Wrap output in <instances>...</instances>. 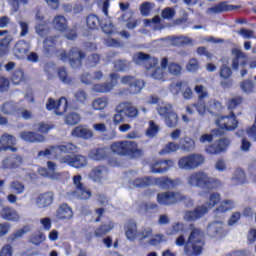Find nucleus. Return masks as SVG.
I'll use <instances>...</instances> for the list:
<instances>
[{
    "instance_id": "6",
    "label": "nucleus",
    "mask_w": 256,
    "mask_h": 256,
    "mask_svg": "<svg viewBox=\"0 0 256 256\" xmlns=\"http://www.w3.org/2000/svg\"><path fill=\"white\" fill-rule=\"evenodd\" d=\"M134 62L137 65L143 64L146 69H153L151 72L152 79H156L157 81H164L165 73L163 72V68L157 67L159 63L157 58H153L151 55L146 54L145 52H139L134 57Z\"/></svg>"
},
{
    "instance_id": "50",
    "label": "nucleus",
    "mask_w": 256,
    "mask_h": 256,
    "mask_svg": "<svg viewBox=\"0 0 256 256\" xmlns=\"http://www.w3.org/2000/svg\"><path fill=\"white\" fill-rule=\"evenodd\" d=\"M11 45V39L4 37L0 40V57H5L9 53V47Z\"/></svg>"
},
{
    "instance_id": "19",
    "label": "nucleus",
    "mask_w": 256,
    "mask_h": 256,
    "mask_svg": "<svg viewBox=\"0 0 256 256\" xmlns=\"http://www.w3.org/2000/svg\"><path fill=\"white\" fill-rule=\"evenodd\" d=\"M175 166V161L168 159V160H154L150 163V169L152 173H167L169 169Z\"/></svg>"
},
{
    "instance_id": "56",
    "label": "nucleus",
    "mask_w": 256,
    "mask_h": 256,
    "mask_svg": "<svg viewBox=\"0 0 256 256\" xmlns=\"http://www.w3.org/2000/svg\"><path fill=\"white\" fill-rule=\"evenodd\" d=\"M222 228L219 227V222H213L208 225L207 233L210 237H217L221 233Z\"/></svg>"
},
{
    "instance_id": "38",
    "label": "nucleus",
    "mask_w": 256,
    "mask_h": 256,
    "mask_svg": "<svg viewBox=\"0 0 256 256\" xmlns=\"http://www.w3.org/2000/svg\"><path fill=\"white\" fill-rule=\"evenodd\" d=\"M243 101H245L243 96H235L233 98H230L226 103L227 109L229 111H234V109H239V107L243 105Z\"/></svg>"
},
{
    "instance_id": "36",
    "label": "nucleus",
    "mask_w": 256,
    "mask_h": 256,
    "mask_svg": "<svg viewBox=\"0 0 256 256\" xmlns=\"http://www.w3.org/2000/svg\"><path fill=\"white\" fill-rule=\"evenodd\" d=\"M57 47V36H49L44 40V49L48 55H51Z\"/></svg>"
},
{
    "instance_id": "62",
    "label": "nucleus",
    "mask_w": 256,
    "mask_h": 256,
    "mask_svg": "<svg viewBox=\"0 0 256 256\" xmlns=\"http://www.w3.org/2000/svg\"><path fill=\"white\" fill-rule=\"evenodd\" d=\"M233 75V70H231V67L227 66L226 64H223L220 67V77L222 79H229Z\"/></svg>"
},
{
    "instance_id": "3",
    "label": "nucleus",
    "mask_w": 256,
    "mask_h": 256,
    "mask_svg": "<svg viewBox=\"0 0 256 256\" xmlns=\"http://www.w3.org/2000/svg\"><path fill=\"white\" fill-rule=\"evenodd\" d=\"M110 149L116 155L130 157V159H141L144 155L143 149H139L137 142L129 140L113 142L110 145Z\"/></svg>"
},
{
    "instance_id": "55",
    "label": "nucleus",
    "mask_w": 256,
    "mask_h": 256,
    "mask_svg": "<svg viewBox=\"0 0 256 256\" xmlns=\"http://www.w3.org/2000/svg\"><path fill=\"white\" fill-rule=\"evenodd\" d=\"M194 91L196 95H198L199 101H203V99H206V97H209V91H207V88L203 85H196L194 87Z\"/></svg>"
},
{
    "instance_id": "39",
    "label": "nucleus",
    "mask_w": 256,
    "mask_h": 256,
    "mask_svg": "<svg viewBox=\"0 0 256 256\" xmlns=\"http://www.w3.org/2000/svg\"><path fill=\"white\" fill-rule=\"evenodd\" d=\"M101 63V54L99 53H91L88 55L85 59V65L86 67H97Z\"/></svg>"
},
{
    "instance_id": "10",
    "label": "nucleus",
    "mask_w": 256,
    "mask_h": 256,
    "mask_svg": "<svg viewBox=\"0 0 256 256\" xmlns=\"http://www.w3.org/2000/svg\"><path fill=\"white\" fill-rule=\"evenodd\" d=\"M205 163V157L201 154H189L187 156L181 157L178 160L179 169H185L186 171H192L201 167Z\"/></svg>"
},
{
    "instance_id": "34",
    "label": "nucleus",
    "mask_w": 256,
    "mask_h": 256,
    "mask_svg": "<svg viewBox=\"0 0 256 256\" xmlns=\"http://www.w3.org/2000/svg\"><path fill=\"white\" fill-rule=\"evenodd\" d=\"M178 145L182 151H186L187 153L195 150V140L190 137L180 138Z\"/></svg>"
},
{
    "instance_id": "47",
    "label": "nucleus",
    "mask_w": 256,
    "mask_h": 256,
    "mask_svg": "<svg viewBox=\"0 0 256 256\" xmlns=\"http://www.w3.org/2000/svg\"><path fill=\"white\" fill-rule=\"evenodd\" d=\"M3 115H15L17 113V105L13 102H5L0 108Z\"/></svg>"
},
{
    "instance_id": "32",
    "label": "nucleus",
    "mask_w": 256,
    "mask_h": 256,
    "mask_svg": "<svg viewBox=\"0 0 256 256\" xmlns=\"http://www.w3.org/2000/svg\"><path fill=\"white\" fill-rule=\"evenodd\" d=\"M107 173H109V170L105 166H96L90 172V178L92 181L101 182Z\"/></svg>"
},
{
    "instance_id": "60",
    "label": "nucleus",
    "mask_w": 256,
    "mask_h": 256,
    "mask_svg": "<svg viewBox=\"0 0 256 256\" xmlns=\"http://www.w3.org/2000/svg\"><path fill=\"white\" fill-rule=\"evenodd\" d=\"M240 87L244 93H253L255 89V84H253V81L251 80H244L241 84Z\"/></svg>"
},
{
    "instance_id": "2",
    "label": "nucleus",
    "mask_w": 256,
    "mask_h": 256,
    "mask_svg": "<svg viewBox=\"0 0 256 256\" xmlns=\"http://www.w3.org/2000/svg\"><path fill=\"white\" fill-rule=\"evenodd\" d=\"M187 183L190 185V187H198V189H202V191H205L206 193L215 191L216 189H219L221 185H223L221 180L209 176V174L203 170L190 174L187 178Z\"/></svg>"
},
{
    "instance_id": "49",
    "label": "nucleus",
    "mask_w": 256,
    "mask_h": 256,
    "mask_svg": "<svg viewBox=\"0 0 256 256\" xmlns=\"http://www.w3.org/2000/svg\"><path fill=\"white\" fill-rule=\"evenodd\" d=\"M58 77L62 83L65 85H71L73 83V78L69 77L67 69L65 67L58 68Z\"/></svg>"
},
{
    "instance_id": "54",
    "label": "nucleus",
    "mask_w": 256,
    "mask_h": 256,
    "mask_svg": "<svg viewBox=\"0 0 256 256\" xmlns=\"http://www.w3.org/2000/svg\"><path fill=\"white\" fill-rule=\"evenodd\" d=\"M64 121L66 125H77L81 121V116L75 112H70L65 116Z\"/></svg>"
},
{
    "instance_id": "16",
    "label": "nucleus",
    "mask_w": 256,
    "mask_h": 256,
    "mask_svg": "<svg viewBox=\"0 0 256 256\" xmlns=\"http://www.w3.org/2000/svg\"><path fill=\"white\" fill-rule=\"evenodd\" d=\"M109 77H110V82L94 84L93 91H95V93H109L113 91V89L115 88V85L119 83V74L113 72L109 74Z\"/></svg>"
},
{
    "instance_id": "15",
    "label": "nucleus",
    "mask_w": 256,
    "mask_h": 256,
    "mask_svg": "<svg viewBox=\"0 0 256 256\" xmlns=\"http://www.w3.org/2000/svg\"><path fill=\"white\" fill-rule=\"evenodd\" d=\"M73 185L75 187L74 193H76L79 199L87 201V199H91L93 193L85 186L83 183V177L81 175L73 176Z\"/></svg>"
},
{
    "instance_id": "5",
    "label": "nucleus",
    "mask_w": 256,
    "mask_h": 256,
    "mask_svg": "<svg viewBox=\"0 0 256 256\" xmlns=\"http://www.w3.org/2000/svg\"><path fill=\"white\" fill-rule=\"evenodd\" d=\"M221 194L217 192H213L209 196L208 206L205 204L197 206L194 210H188L184 213L185 221L195 223V221H199L202 217H205L207 213H209V209H213L215 205L220 203Z\"/></svg>"
},
{
    "instance_id": "18",
    "label": "nucleus",
    "mask_w": 256,
    "mask_h": 256,
    "mask_svg": "<svg viewBox=\"0 0 256 256\" xmlns=\"http://www.w3.org/2000/svg\"><path fill=\"white\" fill-rule=\"evenodd\" d=\"M63 109V111H67V107H69V102L67 98L61 97L58 101H55L53 98H48L46 103L47 111H55L56 115H63V112H59V110Z\"/></svg>"
},
{
    "instance_id": "23",
    "label": "nucleus",
    "mask_w": 256,
    "mask_h": 256,
    "mask_svg": "<svg viewBox=\"0 0 256 256\" xmlns=\"http://www.w3.org/2000/svg\"><path fill=\"white\" fill-rule=\"evenodd\" d=\"M29 51H31V44L25 40H19L13 48V53L17 59H25L29 55Z\"/></svg>"
},
{
    "instance_id": "22",
    "label": "nucleus",
    "mask_w": 256,
    "mask_h": 256,
    "mask_svg": "<svg viewBox=\"0 0 256 256\" xmlns=\"http://www.w3.org/2000/svg\"><path fill=\"white\" fill-rule=\"evenodd\" d=\"M60 161L61 163L70 165V167H75V169H81V167H85V165H87V157L83 155H75L74 157L69 155L63 156Z\"/></svg>"
},
{
    "instance_id": "44",
    "label": "nucleus",
    "mask_w": 256,
    "mask_h": 256,
    "mask_svg": "<svg viewBox=\"0 0 256 256\" xmlns=\"http://www.w3.org/2000/svg\"><path fill=\"white\" fill-rule=\"evenodd\" d=\"M233 55H235L234 59L232 60V69H239V61L240 59H245L247 55L241 51L240 49L234 48L232 49Z\"/></svg>"
},
{
    "instance_id": "64",
    "label": "nucleus",
    "mask_w": 256,
    "mask_h": 256,
    "mask_svg": "<svg viewBox=\"0 0 256 256\" xmlns=\"http://www.w3.org/2000/svg\"><path fill=\"white\" fill-rule=\"evenodd\" d=\"M162 19H173L175 17V9L171 7L164 8L161 12Z\"/></svg>"
},
{
    "instance_id": "51",
    "label": "nucleus",
    "mask_w": 256,
    "mask_h": 256,
    "mask_svg": "<svg viewBox=\"0 0 256 256\" xmlns=\"http://www.w3.org/2000/svg\"><path fill=\"white\" fill-rule=\"evenodd\" d=\"M179 144L175 142H168L165 147L160 150V155H168L169 153H175L179 151Z\"/></svg>"
},
{
    "instance_id": "37",
    "label": "nucleus",
    "mask_w": 256,
    "mask_h": 256,
    "mask_svg": "<svg viewBox=\"0 0 256 256\" xmlns=\"http://www.w3.org/2000/svg\"><path fill=\"white\" fill-rule=\"evenodd\" d=\"M89 157L94 161H103L107 159V151L105 148H94L90 151Z\"/></svg>"
},
{
    "instance_id": "26",
    "label": "nucleus",
    "mask_w": 256,
    "mask_h": 256,
    "mask_svg": "<svg viewBox=\"0 0 256 256\" xmlns=\"http://www.w3.org/2000/svg\"><path fill=\"white\" fill-rule=\"evenodd\" d=\"M124 231L126 235V239L128 241H136L139 237V231L137 230V222L133 220H129L124 226Z\"/></svg>"
},
{
    "instance_id": "43",
    "label": "nucleus",
    "mask_w": 256,
    "mask_h": 256,
    "mask_svg": "<svg viewBox=\"0 0 256 256\" xmlns=\"http://www.w3.org/2000/svg\"><path fill=\"white\" fill-rule=\"evenodd\" d=\"M10 191L14 195H23L25 193V184L19 180H14L10 183Z\"/></svg>"
},
{
    "instance_id": "12",
    "label": "nucleus",
    "mask_w": 256,
    "mask_h": 256,
    "mask_svg": "<svg viewBox=\"0 0 256 256\" xmlns=\"http://www.w3.org/2000/svg\"><path fill=\"white\" fill-rule=\"evenodd\" d=\"M215 124L218 129L225 131H235L237 127H239V120H237V116L235 112L231 111L229 115H221L216 119Z\"/></svg>"
},
{
    "instance_id": "1",
    "label": "nucleus",
    "mask_w": 256,
    "mask_h": 256,
    "mask_svg": "<svg viewBox=\"0 0 256 256\" xmlns=\"http://www.w3.org/2000/svg\"><path fill=\"white\" fill-rule=\"evenodd\" d=\"M189 229L191 232L188 239H185L184 235H180L176 238L177 247H184V253L186 256H199L203 254L205 249V232L201 228H195V224H190Z\"/></svg>"
},
{
    "instance_id": "46",
    "label": "nucleus",
    "mask_w": 256,
    "mask_h": 256,
    "mask_svg": "<svg viewBox=\"0 0 256 256\" xmlns=\"http://www.w3.org/2000/svg\"><path fill=\"white\" fill-rule=\"evenodd\" d=\"M232 181L236 183V185H243L247 183V176L245 175V171L240 168H237L234 171V177H232Z\"/></svg>"
},
{
    "instance_id": "40",
    "label": "nucleus",
    "mask_w": 256,
    "mask_h": 256,
    "mask_svg": "<svg viewBox=\"0 0 256 256\" xmlns=\"http://www.w3.org/2000/svg\"><path fill=\"white\" fill-rule=\"evenodd\" d=\"M223 133L221 129H213L211 134H203L200 137V143H211L214 137H222Z\"/></svg>"
},
{
    "instance_id": "25",
    "label": "nucleus",
    "mask_w": 256,
    "mask_h": 256,
    "mask_svg": "<svg viewBox=\"0 0 256 256\" xmlns=\"http://www.w3.org/2000/svg\"><path fill=\"white\" fill-rule=\"evenodd\" d=\"M113 229H115V222H113V220H108L106 223H102L94 230V237L101 239V237L109 235Z\"/></svg>"
},
{
    "instance_id": "27",
    "label": "nucleus",
    "mask_w": 256,
    "mask_h": 256,
    "mask_svg": "<svg viewBox=\"0 0 256 256\" xmlns=\"http://www.w3.org/2000/svg\"><path fill=\"white\" fill-rule=\"evenodd\" d=\"M236 9H241V5H229L224 1L210 7L209 11L210 13H227L229 11H236Z\"/></svg>"
},
{
    "instance_id": "8",
    "label": "nucleus",
    "mask_w": 256,
    "mask_h": 256,
    "mask_svg": "<svg viewBox=\"0 0 256 256\" xmlns=\"http://www.w3.org/2000/svg\"><path fill=\"white\" fill-rule=\"evenodd\" d=\"M75 153H77V146L68 142L61 145L50 146L45 150H41L38 152V157H47V159H59L61 155H75Z\"/></svg>"
},
{
    "instance_id": "63",
    "label": "nucleus",
    "mask_w": 256,
    "mask_h": 256,
    "mask_svg": "<svg viewBox=\"0 0 256 256\" xmlns=\"http://www.w3.org/2000/svg\"><path fill=\"white\" fill-rule=\"evenodd\" d=\"M238 35L243 37V39H256L255 31L249 30V29H245V28H241L238 31Z\"/></svg>"
},
{
    "instance_id": "59",
    "label": "nucleus",
    "mask_w": 256,
    "mask_h": 256,
    "mask_svg": "<svg viewBox=\"0 0 256 256\" xmlns=\"http://www.w3.org/2000/svg\"><path fill=\"white\" fill-rule=\"evenodd\" d=\"M186 69L191 73H197V71H199V60L191 58L186 65Z\"/></svg>"
},
{
    "instance_id": "52",
    "label": "nucleus",
    "mask_w": 256,
    "mask_h": 256,
    "mask_svg": "<svg viewBox=\"0 0 256 256\" xmlns=\"http://www.w3.org/2000/svg\"><path fill=\"white\" fill-rule=\"evenodd\" d=\"M153 7H155V3L143 2L140 5L141 16L142 17H149V15H151V11H153Z\"/></svg>"
},
{
    "instance_id": "31",
    "label": "nucleus",
    "mask_w": 256,
    "mask_h": 256,
    "mask_svg": "<svg viewBox=\"0 0 256 256\" xmlns=\"http://www.w3.org/2000/svg\"><path fill=\"white\" fill-rule=\"evenodd\" d=\"M72 137H78L79 139H91L93 137V130L83 126H77L72 130Z\"/></svg>"
},
{
    "instance_id": "14",
    "label": "nucleus",
    "mask_w": 256,
    "mask_h": 256,
    "mask_svg": "<svg viewBox=\"0 0 256 256\" xmlns=\"http://www.w3.org/2000/svg\"><path fill=\"white\" fill-rule=\"evenodd\" d=\"M170 93H172V95L182 93V97L185 101H191V99H193V90L187 81L180 80L170 84Z\"/></svg>"
},
{
    "instance_id": "57",
    "label": "nucleus",
    "mask_w": 256,
    "mask_h": 256,
    "mask_svg": "<svg viewBox=\"0 0 256 256\" xmlns=\"http://www.w3.org/2000/svg\"><path fill=\"white\" fill-rule=\"evenodd\" d=\"M159 133V126L155 123V121L150 120L149 126L146 130L147 137H155Z\"/></svg>"
},
{
    "instance_id": "9",
    "label": "nucleus",
    "mask_w": 256,
    "mask_h": 256,
    "mask_svg": "<svg viewBox=\"0 0 256 256\" xmlns=\"http://www.w3.org/2000/svg\"><path fill=\"white\" fill-rule=\"evenodd\" d=\"M85 57V52L79 50V48L77 47L71 48L68 54L66 51H62L60 53L61 61H69L73 69H78L79 67H81L82 61L83 59H85Z\"/></svg>"
},
{
    "instance_id": "11",
    "label": "nucleus",
    "mask_w": 256,
    "mask_h": 256,
    "mask_svg": "<svg viewBox=\"0 0 256 256\" xmlns=\"http://www.w3.org/2000/svg\"><path fill=\"white\" fill-rule=\"evenodd\" d=\"M157 111L160 117L164 119L167 127H177L179 116L173 111V106L171 104H162L157 108Z\"/></svg>"
},
{
    "instance_id": "7",
    "label": "nucleus",
    "mask_w": 256,
    "mask_h": 256,
    "mask_svg": "<svg viewBox=\"0 0 256 256\" xmlns=\"http://www.w3.org/2000/svg\"><path fill=\"white\" fill-rule=\"evenodd\" d=\"M139 115L137 107L133 106L131 102H121L115 108V114L112 118L114 125H121L125 123V119H135Z\"/></svg>"
},
{
    "instance_id": "28",
    "label": "nucleus",
    "mask_w": 256,
    "mask_h": 256,
    "mask_svg": "<svg viewBox=\"0 0 256 256\" xmlns=\"http://www.w3.org/2000/svg\"><path fill=\"white\" fill-rule=\"evenodd\" d=\"M55 199V195L53 192H45L40 194L36 199V204L41 209L45 207H49V205H53V201Z\"/></svg>"
},
{
    "instance_id": "29",
    "label": "nucleus",
    "mask_w": 256,
    "mask_h": 256,
    "mask_svg": "<svg viewBox=\"0 0 256 256\" xmlns=\"http://www.w3.org/2000/svg\"><path fill=\"white\" fill-rule=\"evenodd\" d=\"M56 215L62 221L73 219V209L70 208L69 204L64 203L59 206Z\"/></svg>"
},
{
    "instance_id": "42",
    "label": "nucleus",
    "mask_w": 256,
    "mask_h": 256,
    "mask_svg": "<svg viewBox=\"0 0 256 256\" xmlns=\"http://www.w3.org/2000/svg\"><path fill=\"white\" fill-rule=\"evenodd\" d=\"M235 208V202L233 200H223L220 205L215 209V213H227L231 209Z\"/></svg>"
},
{
    "instance_id": "35",
    "label": "nucleus",
    "mask_w": 256,
    "mask_h": 256,
    "mask_svg": "<svg viewBox=\"0 0 256 256\" xmlns=\"http://www.w3.org/2000/svg\"><path fill=\"white\" fill-rule=\"evenodd\" d=\"M54 27L57 29V31H61V33L67 31V18L63 15H57L54 17L52 21Z\"/></svg>"
},
{
    "instance_id": "30",
    "label": "nucleus",
    "mask_w": 256,
    "mask_h": 256,
    "mask_svg": "<svg viewBox=\"0 0 256 256\" xmlns=\"http://www.w3.org/2000/svg\"><path fill=\"white\" fill-rule=\"evenodd\" d=\"M0 217H2L4 221H14V222L19 221V213H17L15 209L9 206L2 208L0 212Z\"/></svg>"
},
{
    "instance_id": "41",
    "label": "nucleus",
    "mask_w": 256,
    "mask_h": 256,
    "mask_svg": "<svg viewBox=\"0 0 256 256\" xmlns=\"http://www.w3.org/2000/svg\"><path fill=\"white\" fill-rule=\"evenodd\" d=\"M86 25L89 29L92 30L99 29L101 26V19H99V16L95 14H90L86 18Z\"/></svg>"
},
{
    "instance_id": "58",
    "label": "nucleus",
    "mask_w": 256,
    "mask_h": 256,
    "mask_svg": "<svg viewBox=\"0 0 256 256\" xmlns=\"http://www.w3.org/2000/svg\"><path fill=\"white\" fill-rule=\"evenodd\" d=\"M107 100L105 98H97L93 101L92 107L95 109V111H103L105 107H107Z\"/></svg>"
},
{
    "instance_id": "24",
    "label": "nucleus",
    "mask_w": 256,
    "mask_h": 256,
    "mask_svg": "<svg viewBox=\"0 0 256 256\" xmlns=\"http://www.w3.org/2000/svg\"><path fill=\"white\" fill-rule=\"evenodd\" d=\"M20 139L26 143H43L45 136L33 131H22L20 132Z\"/></svg>"
},
{
    "instance_id": "48",
    "label": "nucleus",
    "mask_w": 256,
    "mask_h": 256,
    "mask_svg": "<svg viewBox=\"0 0 256 256\" xmlns=\"http://www.w3.org/2000/svg\"><path fill=\"white\" fill-rule=\"evenodd\" d=\"M152 183L153 180L150 177L136 178L133 181L134 187H137L138 189H145L147 187H150Z\"/></svg>"
},
{
    "instance_id": "20",
    "label": "nucleus",
    "mask_w": 256,
    "mask_h": 256,
    "mask_svg": "<svg viewBox=\"0 0 256 256\" xmlns=\"http://www.w3.org/2000/svg\"><path fill=\"white\" fill-rule=\"evenodd\" d=\"M230 143L231 141H229V139L222 138L216 141L214 144L209 145L206 148V153H208L209 155H219L221 153H225Z\"/></svg>"
},
{
    "instance_id": "4",
    "label": "nucleus",
    "mask_w": 256,
    "mask_h": 256,
    "mask_svg": "<svg viewBox=\"0 0 256 256\" xmlns=\"http://www.w3.org/2000/svg\"><path fill=\"white\" fill-rule=\"evenodd\" d=\"M157 203L164 205L165 207H171V205H177L183 203L185 207H193L194 202L191 196L185 195L179 191H166L157 194Z\"/></svg>"
},
{
    "instance_id": "21",
    "label": "nucleus",
    "mask_w": 256,
    "mask_h": 256,
    "mask_svg": "<svg viewBox=\"0 0 256 256\" xmlns=\"http://www.w3.org/2000/svg\"><path fill=\"white\" fill-rule=\"evenodd\" d=\"M154 183L160 187V189H177L181 185V179L175 178L171 179L167 176H162L155 178Z\"/></svg>"
},
{
    "instance_id": "45",
    "label": "nucleus",
    "mask_w": 256,
    "mask_h": 256,
    "mask_svg": "<svg viewBox=\"0 0 256 256\" xmlns=\"http://www.w3.org/2000/svg\"><path fill=\"white\" fill-rule=\"evenodd\" d=\"M209 113H220L223 111V104L217 99H210L207 104Z\"/></svg>"
},
{
    "instance_id": "17",
    "label": "nucleus",
    "mask_w": 256,
    "mask_h": 256,
    "mask_svg": "<svg viewBox=\"0 0 256 256\" xmlns=\"http://www.w3.org/2000/svg\"><path fill=\"white\" fill-rule=\"evenodd\" d=\"M23 156L19 154H11L2 160V169H19L23 167L24 163Z\"/></svg>"
},
{
    "instance_id": "61",
    "label": "nucleus",
    "mask_w": 256,
    "mask_h": 256,
    "mask_svg": "<svg viewBox=\"0 0 256 256\" xmlns=\"http://www.w3.org/2000/svg\"><path fill=\"white\" fill-rule=\"evenodd\" d=\"M182 69L183 68L181 67V65L175 62H171L168 65V72L170 73V75H174V76L181 75Z\"/></svg>"
},
{
    "instance_id": "53",
    "label": "nucleus",
    "mask_w": 256,
    "mask_h": 256,
    "mask_svg": "<svg viewBox=\"0 0 256 256\" xmlns=\"http://www.w3.org/2000/svg\"><path fill=\"white\" fill-rule=\"evenodd\" d=\"M16 139L15 136L11 134H3L0 138V147H8L10 145H15Z\"/></svg>"
},
{
    "instance_id": "33",
    "label": "nucleus",
    "mask_w": 256,
    "mask_h": 256,
    "mask_svg": "<svg viewBox=\"0 0 256 256\" xmlns=\"http://www.w3.org/2000/svg\"><path fill=\"white\" fill-rule=\"evenodd\" d=\"M10 81L13 85H21L25 83L26 78H25V71L21 68L15 69L10 76Z\"/></svg>"
},
{
    "instance_id": "13",
    "label": "nucleus",
    "mask_w": 256,
    "mask_h": 256,
    "mask_svg": "<svg viewBox=\"0 0 256 256\" xmlns=\"http://www.w3.org/2000/svg\"><path fill=\"white\" fill-rule=\"evenodd\" d=\"M122 85H127V91L130 95H139L145 87V81L137 79L135 76L126 75L121 78Z\"/></svg>"
}]
</instances>
